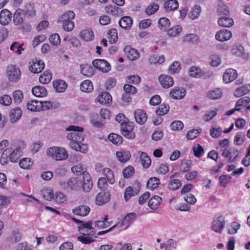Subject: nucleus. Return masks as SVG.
<instances>
[{
  "label": "nucleus",
  "instance_id": "48",
  "mask_svg": "<svg viewBox=\"0 0 250 250\" xmlns=\"http://www.w3.org/2000/svg\"><path fill=\"white\" fill-rule=\"evenodd\" d=\"M81 73L87 77L92 76L94 74V70L92 67L89 65H81Z\"/></svg>",
  "mask_w": 250,
  "mask_h": 250
},
{
  "label": "nucleus",
  "instance_id": "50",
  "mask_svg": "<svg viewBox=\"0 0 250 250\" xmlns=\"http://www.w3.org/2000/svg\"><path fill=\"white\" fill-rule=\"evenodd\" d=\"M109 42L112 44L115 43L118 40L117 31L116 29L113 28L108 31L107 36Z\"/></svg>",
  "mask_w": 250,
  "mask_h": 250
},
{
  "label": "nucleus",
  "instance_id": "6",
  "mask_svg": "<svg viewBox=\"0 0 250 250\" xmlns=\"http://www.w3.org/2000/svg\"><path fill=\"white\" fill-rule=\"evenodd\" d=\"M81 184V180L77 177H71L68 179L66 183L62 182H60V185L68 191H77L80 190Z\"/></svg>",
  "mask_w": 250,
  "mask_h": 250
},
{
  "label": "nucleus",
  "instance_id": "43",
  "mask_svg": "<svg viewBox=\"0 0 250 250\" xmlns=\"http://www.w3.org/2000/svg\"><path fill=\"white\" fill-rule=\"evenodd\" d=\"M136 216V214L135 213H130L127 214L123 220L122 223L121 224H118V226H119L120 227L124 226L125 225L128 224L126 227V229L129 226L130 223L132 222Z\"/></svg>",
  "mask_w": 250,
  "mask_h": 250
},
{
  "label": "nucleus",
  "instance_id": "46",
  "mask_svg": "<svg viewBox=\"0 0 250 250\" xmlns=\"http://www.w3.org/2000/svg\"><path fill=\"white\" fill-rule=\"evenodd\" d=\"M23 10H24V14L25 16L33 17L36 15L35 6L33 4L30 3H27L25 5L24 9Z\"/></svg>",
  "mask_w": 250,
  "mask_h": 250
},
{
  "label": "nucleus",
  "instance_id": "59",
  "mask_svg": "<svg viewBox=\"0 0 250 250\" xmlns=\"http://www.w3.org/2000/svg\"><path fill=\"white\" fill-rule=\"evenodd\" d=\"M180 69V63L176 61L173 62L169 66L168 68V72L170 74H174L178 73Z\"/></svg>",
  "mask_w": 250,
  "mask_h": 250
},
{
  "label": "nucleus",
  "instance_id": "20",
  "mask_svg": "<svg viewBox=\"0 0 250 250\" xmlns=\"http://www.w3.org/2000/svg\"><path fill=\"white\" fill-rule=\"evenodd\" d=\"M12 14L7 9H3L0 12V23L2 25H6L11 21Z\"/></svg>",
  "mask_w": 250,
  "mask_h": 250
},
{
  "label": "nucleus",
  "instance_id": "64",
  "mask_svg": "<svg viewBox=\"0 0 250 250\" xmlns=\"http://www.w3.org/2000/svg\"><path fill=\"white\" fill-rule=\"evenodd\" d=\"M245 140V134L243 132L237 133L234 138V144L237 145H241Z\"/></svg>",
  "mask_w": 250,
  "mask_h": 250
},
{
  "label": "nucleus",
  "instance_id": "33",
  "mask_svg": "<svg viewBox=\"0 0 250 250\" xmlns=\"http://www.w3.org/2000/svg\"><path fill=\"white\" fill-rule=\"evenodd\" d=\"M140 157V161L143 167L145 168H148L150 166L151 163L150 158L146 152H141Z\"/></svg>",
  "mask_w": 250,
  "mask_h": 250
},
{
  "label": "nucleus",
  "instance_id": "13",
  "mask_svg": "<svg viewBox=\"0 0 250 250\" xmlns=\"http://www.w3.org/2000/svg\"><path fill=\"white\" fill-rule=\"evenodd\" d=\"M237 77V71L232 68H229L226 70L223 75V81L226 83H229L234 81Z\"/></svg>",
  "mask_w": 250,
  "mask_h": 250
},
{
  "label": "nucleus",
  "instance_id": "44",
  "mask_svg": "<svg viewBox=\"0 0 250 250\" xmlns=\"http://www.w3.org/2000/svg\"><path fill=\"white\" fill-rule=\"evenodd\" d=\"M80 88L84 92L89 93L93 90V87L92 82L90 80H85L81 83Z\"/></svg>",
  "mask_w": 250,
  "mask_h": 250
},
{
  "label": "nucleus",
  "instance_id": "11",
  "mask_svg": "<svg viewBox=\"0 0 250 250\" xmlns=\"http://www.w3.org/2000/svg\"><path fill=\"white\" fill-rule=\"evenodd\" d=\"M25 16L24 14V10L21 8L17 9L13 15V21L14 24L17 26L23 27L24 18Z\"/></svg>",
  "mask_w": 250,
  "mask_h": 250
},
{
  "label": "nucleus",
  "instance_id": "34",
  "mask_svg": "<svg viewBox=\"0 0 250 250\" xmlns=\"http://www.w3.org/2000/svg\"><path fill=\"white\" fill-rule=\"evenodd\" d=\"M80 35L81 38L86 42L92 41L94 38V34L91 29L82 31Z\"/></svg>",
  "mask_w": 250,
  "mask_h": 250
},
{
  "label": "nucleus",
  "instance_id": "51",
  "mask_svg": "<svg viewBox=\"0 0 250 250\" xmlns=\"http://www.w3.org/2000/svg\"><path fill=\"white\" fill-rule=\"evenodd\" d=\"M108 217L107 215H105L103 220H98L94 222L96 226L99 229L105 228L110 226V223L108 222Z\"/></svg>",
  "mask_w": 250,
  "mask_h": 250
},
{
  "label": "nucleus",
  "instance_id": "7",
  "mask_svg": "<svg viewBox=\"0 0 250 250\" xmlns=\"http://www.w3.org/2000/svg\"><path fill=\"white\" fill-rule=\"evenodd\" d=\"M225 225V221L223 216L214 217L211 223V229L215 232L221 233Z\"/></svg>",
  "mask_w": 250,
  "mask_h": 250
},
{
  "label": "nucleus",
  "instance_id": "25",
  "mask_svg": "<svg viewBox=\"0 0 250 250\" xmlns=\"http://www.w3.org/2000/svg\"><path fill=\"white\" fill-rule=\"evenodd\" d=\"M159 82L165 88H168L174 84V81L172 77L168 75L161 76L159 78Z\"/></svg>",
  "mask_w": 250,
  "mask_h": 250
},
{
  "label": "nucleus",
  "instance_id": "56",
  "mask_svg": "<svg viewBox=\"0 0 250 250\" xmlns=\"http://www.w3.org/2000/svg\"><path fill=\"white\" fill-rule=\"evenodd\" d=\"M232 53L233 55L238 57H241L242 58H245V54L244 52V48L242 46H235L232 49Z\"/></svg>",
  "mask_w": 250,
  "mask_h": 250
},
{
  "label": "nucleus",
  "instance_id": "26",
  "mask_svg": "<svg viewBox=\"0 0 250 250\" xmlns=\"http://www.w3.org/2000/svg\"><path fill=\"white\" fill-rule=\"evenodd\" d=\"M97 100L102 104H109L112 102V97L108 93L103 92L98 96Z\"/></svg>",
  "mask_w": 250,
  "mask_h": 250
},
{
  "label": "nucleus",
  "instance_id": "35",
  "mask_svg": "<svg viewBox=\"0 0 250 250\" xmlns=\"http://www.w3.org/2000/svg\"><path fill=\"white\" fill-rule=\"evenodd\" d=\"M21 110L19 107L11 110L9 115L11 122L12 123H15L19 120L21 117Z\"/></svg>",
  "mask_w": 250,
  "mask_h": 250
},
{
  "label": "nucleus",
  "instance_id": "45",
  "mask_svg": "<svg viewBox=\"0 0 250 250\" xmlns=\"http://www.w3.org/2000/svg\"><path fill=\"white\" fill-rule=\"evenodd\" d=\"M33 165V162L29 158H25L22 159L19 165L21 168L24 169L28 170L31 168Z\"/></svg>",
  "mask_w": 250,
  "mask_h": 250
},
{
  "label": "nucleus",
  "instance_id": "27",
  "mask_svg": "<svg viewBox=\"0 0 250 250\" xmlns=\"http://www.w3.org/2000/svg\"><path fill=\"white\" fill-rule=\"evenodd\" d=\"M27 108L31 111H39L42 108V102L31 101L27 104Z\"/></svg>",
  "mask_w": 250,
  "mask_h": 250
},
{
  "label": "nucleus",
  "instance_id": "32",
  "mask_svg": "<svg viewBox=\"0 0 250 250\" xmlns=\"http://www.w3.org/2000/svg\"><path fill=\"white\" fill-rule=\"evenodd\" d=\"M202 9L200 5H195L191 8L190 13L188 15V17L192 20H194L197 19L201 12Z\"/></svg>",
  "mask_w": 250,
  "mask_h": 250
},
{
  "label": "nucleus",
  "instance_id": "49",
  "mask_svg": "<svg viewBox=\"0 0 250 250\" xmlns=\"http://www.w3.org/2000/svg\"><path fill=\"white\" fill-rule=\"evenodd\" d=\"M188 74L193 78H200L203 75L201 70L197 67L192 66L188 70Z\"/></svg>",
  "mask_w": 250,
  "mask_h": 250
},
{
  "label": "nucleus",
  "instance_id": "17",
  "mask_svg": "<svg viewBox=\"0 0 250 250\" xmlns=\"http://www.w3.org/2000/svg\"><path fill=\"white\" fill-rule=\"evenodd\" d=\"M110 200L108 192H101L98 194L95 199V203L98 206H102L107 203Z\"/></svg>",
  "mask_w": 250,
  "mask_h": 250
},
{
  "label": "nucleus",
  "instance_id": "52",
  "mask_svg": "<svg viewBox=\"0 0 250 250\" xmlns=\"http://www.w3.org/2000/svg\"><path fill=\"white\" fill-rule=\"evenodd\" d=\"M170 25V21L167 18H161L158 21V26L162 30H167Z\"/></svg>",
  "mask_w": 250,
  "mask_h": 250
},
{
  "label": "nucleus",
  "instance_id": "39",
  "mask_svg": "<svg viewBox=\"0 0 250 250\" xmlns=\"http://www.w3.org/2000/svg\"><path fill=\"white\" fill-rule=\"evenodd\" d=\"M132 24V19L129 16L122 18L119 21L120 26L124 29L130 28Z\"/></svg>",
  "mask_w": 250,
  "mask_h": 250
},
{
  "label": "nucleus",
  "instance_id": "24",
  "mask_svg": "<svg viewBox=\"0 0 250 250\" xmlns=\"http://www.w3.org/2000/svg\"><path fill=\"white\" fill-rule=\"evenodd\" d=\"M90 211V208L86 205H81L73 209V213L77 215L85 216L88 214Z\"/></svg>",
  "mask_w": 250,
  "mask_h": 250
},
{
  "label": "nucleus",
  "instance_id": "40",
  "mask_svg": "<svg viewBox=\"0 0 250 250\" xmlns=\"http://www.w3.org/2000/svg\"><path fill=\"white\" fill-rule=\"evenodd\" d=\"M53 87L58 92H62L66 89L67 84L63 81L59 80L53 82Z\"/></svg>",
  "mask_w": 250,
  "mask_h": 250
},
{
  "label": "nucleus",
  "instance_id": "10",
  "mask_svg": "<svg viewBox=\"0 0 250 250\" xmlns=\"http://www.w3.org/2000/svg\"><path fill=\"white\" fill-rule=\"evenodd\" d=\"M133 125L130 124L122 123L121 125V130L122 134L126 138L132 139L135 138V134L133 132Z\"/></svg>",
  "mask_w": 250,
  "mask_h": 250
},
{
  "label": "nucleus",
  "instance_id": "8",
  "mask_svg": "<svg viewBox=\"0 0 250 250\" xmlns=\"http://www.w3.org/2000/svg\"><path fill=\"white\" fill-rule=\"evenodd\" d=\"M92 64L94 67L103 72H107L111 69L109 63L103 59H96L93 61Z\"/></svg>",
  "mask_w": 250,
  "mask_h": 250
},
{
  "label": "nucleus",
  "instance_id": "12",
  "mask_svg": "<svg viewBox=\"0 0 250 250\" xmlns=\"http://www.w3.org/2000/svg\"><path fill=\"white\" fill-rule=\"evenodd\" d=\"M110 184H113L115 182L113 173H108L106 177L100 178L98 182V186L99 188L102 189L105 188L107 185V182Z\"/></svg>",
  "mask_w": 250,
  "mask_h": 250
},
{
  "label": "nucleus",
  "instance_id": "5",
  "mask_svg": "<svg viewBox=\"0 0 250 250\" xmlns=\"http://www.w3.org/2000/svg\"><path fill=\"white\" fill-rule=\"evenodd\" d=\"M6 72L7 79L10 82L17 83L21 79V72L20 67L17 65H8Z\"/></svg>",
  "mask_w": 250,
  "mask_h": 250
},
{
  "label": "nucleus",
  "instance_id": "22",
  "mask_svg": "<svg viewBox=\"0 0 250 250\" xmlns=\"http://www.w3.org/2000/svg\"><path fill=\"white\" fill-rule=\"evenodd\" d=\"M239 154L238 150L234 148L229 149H224L222 152V156L227 158L229 161L232 162Z\"/></svg>",
  "mask_w": 250,
  "mask_h": 250
},
{
  "label": "nucleus",
  "instance_id": "55",
  "mask_svg": "<svg viewBox=\"0 0 250 250\" xmlns=\"http://www.w3.org/2000/svg\"><path fill=\"white\" fill-rule=\"evenodd\" d=\"M169 109V106L168 104H163L158 107L156 110V113L159 116L164 115L168 112Z\"/></svg>",
  "mask_w": 250,
  "mask_h": 250
},
{
  "label": "nucleus",
  "instance_id": "54",
  "mask_svg": "<svg viewBox=\"0 0 250 250\" xmlns=\"http://www.w3.org/2000/svg\"><path fill=\"white\" fill-rule=\"evenodd\" d=\"M51 79V74L49 72L46 71L40 76L39 81L42 84H47L50 82Z\"/></svg>",
  "mask_w": 250,
  "mask_h": 250
},
{
  "label": "nucleus",
  "instance_id": "57",
  "mask_svg": "<svg viewBox=\"0 0 250 250\" xmlns=\"http://www.w3.org/2000/svg\"><path fill=\"white\" fill-rule=\"evenodd\" d=\"M222 95V90L220 88H215L211 90L208 94V96L211 99H217L220 98Z\"/></svg>",
  "mask_w": 250,
  "mask_h": 250
},
{
  "label": "nucleus",
  "instance_id": "60",
  "mask_svg": "<svg viewBox=\"0 0 250 250\" xmlns=\"http://www.w3.org/2000/svg\"><path fill=\"white\" fill-rule=\"evenodd\" d=\"M184 41L188 42L197 43L199 42V38L194 34H189L184 37Z\"/></svg>",
  "mask_w": 250,
  "mask_h": 250
},
{
  "label": "nucleus",
  "instance_id": "15",
  "mask_svg": "<svg viewBox=\"0 0 250 250\" xmlns=\"http://www.w3.org/2000/svg\"><path fill=\"white\" fill-rule=\"evenodd\" d=\"M232 37L230 31L223 29L218 31L215 35V39L220 42H225L229 40Z\"/></svg>",
  "mask_w": 250,
  "mask_h": 250
},
{
  "label": "nucleus",
  "instance_id": "37",
  "mask_svg": "<svg viewBox=\"0 0 250 250\" xmlns=\"http://www.w3.org/2000/svg\"><path fill=\"white\" fill-rule=\"evenodd\" d=\"M218 25L222 27H229L233 25L234 21L232 19L229 17H222L218 20Z\"/></svg>",
  "mask_w": 250,
  "mask_h": 250
},
{
  "label": "nucleus",
  "instance_id": "53",
  "mask_svg": "<svg viewBox=\"0 0 250 250\" xmlns=\"http://www.w3.org/2000/svg\"><path fill=\"white\" fill-rule=\"evenodd\" d=\"M108 139L110 142L116 145H120L123 142L122 137L115 133L110 134L108 135Z\"/></svg>",
  "mask_w": 250,
  "mask_h": 250
},
{
  "label": "nucleus",
  "instance_id": "19",
  "mask_svg": "<svg viewBox=\"0 0 250 250\" xmlns=\"http://www.w3.org/2000/svg\"><path fill=\"white\" fill-rule=\"evenodd\" d=\"M186 91L182 87H175L169 93L170 97L174 99H182L186 95Z\"/></svg>",
  "mask_w": 250,
  "mask_h": 250
},
{
  "label": "nucleus",
  "instance_id": "9",
  "mask_svg": "<svg viewBox=\"0 0 250 250\" xmlns=\"http://www.w3.org/2000/svg\"><path fill=\"white\" fill-rule=\"evenodd\" d=\"M92 222H83L78 227V230L83 235H94L95 233V231L92 228Z\"/></svg>",
  "mask_w": 250,
  "mask_h": 250
},
{
  "label": "nucleus",
  "instance_id": "47",
  "mask_svg": "<svg viewBox=\"0 0 250 250\" xmlns=\"http://www.w3.org/2000/svg\"><path fill=\"white\" fill-rule=\"evenodd\" d=\"M250 103V98L249 97H244L239 100L236 103L235 107L236 110H239L242 106H247Z\"/></svg>",
  "mask_w": 250,
  "mask_h": 250
},
{
  "label": "nucleus",
  "instance_id": "30",
  "mask_svg": "<svg viewBox=\"0 0 250 250\" xmlns=\"http://www.w3.org/2000/svg\"><path fill=\"white\" fill-rule=\"evenodd\" d=\"M139 189H133L131 186L128 187L124 192V197L125 202H127L132 196L137 195L139 192Z\"/></svg>",
  "mask_w": 250,
  "mask_h": 250
},
{
  "label": "nucleus",
  "instance_id": "42",
  "mask_svg": "<svg viewBox=\"0 0 250 250\" xmlns=\"http://www.w3.org/2000/svg\"><path fill=\"white\" fill-rule=\"evenodd\" d=\"M42 197L47 201H51L54 197L53 190L50 188H44L41 191Z\"/></svg>",
  "mask_w": 250,
  "mask_h": 250
},
{
  "label": "nucleus",
  "instance_id": "63",
  "mask_svg": "<svg viewBox=\"0 0 250 250\" xmlns=\"http://www.w3.org/2000/svg\"><path fill=\"white\" fill-rule=\"evenodd\" d=\"M240 228V224L237 222H233L228 228V232L230 234L236 233Z\"/></svg>",
  "mask_w": 250,
  "mask_h": 250
},
{
  "label": "nucleus",
  "instance_id": "61",
  "mask_svg": "<svg viewBox=\"0 0 250 250\" xmlns=\"http://www.w3.org/2000/svg\"><path fill=\"white\" fill-rule=\"evenodd\" d=\"M165 58L164 55L159 56L155 55L151 56L149 58V62L152 63H162L165 62Z\"/></svg>",
  "mask_w": 250,
  "mask_h": 250
},
{
  "label": "nucleus",
  "instance_id": "23",
  "mask_svg": "<svg viewBox=\"0 0 250 250\" xmlns=\"http://www.w3.org/2000/svg\"><path fill=\"white\" fill-rule=\"evenodd\" d=\"M44 67V63L41 60H36L32 62V64L29 67L30 71L33 73H39Z\"/></svg>",
  "mask_w": 250,
  "mask_h": 250
},
{
  "label": "nucleus",
  "instance_id": "3",
  "mask_svg": "<svg viewBox=\"0 0 250 250\" xmlns=\"http://www.w3.org/2000/svg\"><path fill=\"white\" fill-rule=\"evenodd\" d=\"M46 154L47 156L56 161H63L66 160L68 155L67 151L63 148L57 146L49 147Z\"/></svg>",
  "mask_w": 250,
  "mask_h": 250
},
{
  "label": "nucleus",
  "instance_id": "16",
  "mask_svg": "<svg viewBox=\"0 0 250 250\" xmlns=\"http://www.w3.org/2000/svg\"><path fill=\"white\" fill-rule=\"evenodd\" d=\"M124 51L127 58L129 60L134 61L140 57V53L138 51L130 46L125 47Z\"/></svg>",
  "mask_w": 250,
  "mask_h": 250
},
{
  "label": "nucleus",
  "instance_id": "31",
  "mask_svg": "<svg viewBox=\"0 0 250 250\" xmlns=\"http://www.w3.org/2000/svg\"><path fill=\"white\" fill-rule=\"evenodd\" d=\"M162 201V198L155 195L150 199L148 205L152 209H156L161 204Z\"/></svg>",
  "mask_w": 250,
  "mask_h": 250
},
{
  "label": "nucleus",
  "instance_id": "18",
  "mask_svg": "<svg viewBox=\"0 0 250 250\" xmlns=\"http://www.w3.org/2000/svg\"><path fill=\"white\" fill-rule=\"evenodd\" d=\"M181 186V181L177 178V176L176 174L170 177L169 181L167 184V188L169 189L175 190L179 188Z\"/></svg>",
  "mask_w": 250,
  "mask_h": 250
},
{
  "label": "nucleus",
  "instance_id": "58",
  "mask_svg": "<svg viewBox=\"0 0 250 250\" xmlns=\"http://www.w3.org/2000/svg\"><path fill=\"white\" fill-rule=\"evenodd\" d=\"M182 30V27L177 25L167 30V34L169 37H175L180 34Z\"/></svg>",
  "mask_w": 250,
  "mask_h": 250
},
{
  "label": "nucleus",
  "instance_id": "36",
  "mask_svg": "<svg viewBox=\"0 0 250 250\" xmlns=\"http://www.w3.org/2000/svg\"><path fill=\"white\" fill-rule=\"evenodd\" d=\"M32 93L36 97H43L47 95V90L42 86H36L32 89Z\"/></svg>",
  "mask_w": 250,
  "mask_h": 250
},
{
  "label": "nucleus",
  "instance_id": "14",
  "mask_svg": "<svg viewBox=\"0 0 250 250\" xmlns=\"http://www.w3.org/2000/svg\"><path fill=\"white\" fill-rule=\"evenodd\" d=\"M83 173V181L82 187L83 190L85 192H88L92 188L93 183L89 173Z\"/></svg>",
  "mask_w": 250,
  "mask_h": 250
},
{
  "label": "nucleus",
  "instance_id": "29",
  "mask_svg": "<svg viewBox=\"0 0 250 250\" xmlns=\"http://www.w3.org/2000/svg\"><path fill=\"white\" fill-rule=\"evenodd\" d=\"M249 92H250V84H247L236 88L234 92V95L236 97H240Z\"/></svg>",
  "mask_w": 250,
  "mask_h": 250
},
{
  "label": "nucleus",
  "instance_id": "38",
  "mask_svg": "<svg viewBox=\"0 0 250 250\" xmlns=\"http://www.w3.org/2000/svg\"><path fill=\"white\" fill-rule=\"evenodd\" d=\"M178 6L179 3L177 0H169L164 4V7L167 12L176 10Z\"/></svg>",
  "mask_w": 250,
  "mask_h": 250
},
{
  "label": "nucleus",
  "instance_id": "28",
  "mask_svg": "<svg viewBox=\"0 0 250 250\" xmlns=\"http://www.w3.org/2000/svg\"><path fill=\"white\" fill-rule=\"evenodd\" d=\"M116 156L119 161L122 163H125L130 159L131 154L128 150L117 151L116 152Z\"/></svg>",
  "mask_w": 250,
  "mask_h": 250
},
{
  "label": "nucleus",
  "instance_id": "4",
  "mask_svg": "<svg viewBox=\"0 0 250 250\" xmlns=\"http://www.w3.org/2000/svg\"><path fill=\"white\" fill-rule=\"evenodd\" d=\"M75 14L72 11H68L59 17L58 22L62 24L64 30L71 31L74 28L75 24L72 20L75 18Z\"/></svg>",
  "mask_w": 250,
  "mask_h": 250
},
{
  "label": "nucleus",
  "instance_id": "1",
  "mask_svg": "<svg viewBox=\"0 0 250 250\" xmlns=\"http://www.w3.org/2000/svg\"><path fill=\"white\" fill-rule=\"evenodd\" d=\"M83 130V128L75 125H70L65 128L66 131L70 132L66 136L67 139L70 141V147L77 151L85 153L87 146L82 143L84 139Z\"/></svg>",
  "mask_w": 250,
  "mask_h": 250
},
{
  "label": "nucleus",
  "instance_id": "62",
  "mask_svg": "<svg viewBox=\"0 0 250 250\" xmlns=\"http://www.w3.org/2000/svg\"><path fill=\"white\" fill-rule=\"evenodd\" d=\"M10 240L14 242H19L21 240V234L19 229H14L12 230L10 235Z\"/></svg>",
  "mask_w": 250,
  "mask_h": 250
},
{
  "label": "nucleus",
  "instance_id": "41",
  "mask_svg": "<svg viewBox=\"0 0 250 250\" xmlns=\"http://www.w3.org/2000/svg\"><path fill=\"white\" fill-rule=\"evenodd\" d=\"M160 184V180L158 178L151 177L148 179L146 186L148 189L153 190L157 188Z\"/></svg>",
  "mask_w": 250,
  "mask_h": 250
},
{
  "label": "nucleus",
  "instance_id": "21",
  "mask_svg": "<svg viewBox=\"0 0 250 250\" xmlns=\"http://www.w3.org/2000/svg\"><path fill=\"white\" fill-rule=\"evenodd\" d=\"M134 117L136 122L140 125L145 124L147 116L146 113L142 109H137L134 112Z\"/></svg>",
  "mask_w": 250,
  "mask_h": 250
},
{
  "label": "nucleus",
  "instance_id": "2",
  "mask_svg": "<svg viewBox=\"0 0 250 250\" xmlns=\"http://www.w3.org/2000/svg\"><path fill=\"white\" fill-rule=\"evenodd\" d=\"M26 144L23 141H20L16 148H11L5 149L2 152L0 158V163L2 165L6 164L9 161L12 163L18 161L22 152V150L25 148Z\"/></svg>",
  "mask_w": 250,
  "mask_h": 250
}]
</instances>
